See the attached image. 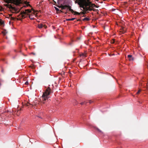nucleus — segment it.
<instances>
[{
	"label": "nucleus",
	"instance_id": "nucleus-1",
	"mask_svg": "<svg viewBox=\"0 0 148 148\" xmlns=\"http://www.w3.org/2000/svg\"><path fill=\"white\" fill-rule=\"evenodd\" d=\"M96 5L94 4H93L90 2L87 1L84 2L82 8L86 10L91 11L92 10L93 8Z\"/></svg>",
	"mask_w": 148,
	"mask_h": 148
},
{
	"label": "nucleus",
	"instance_id": "nucleus-2",
	"mask_svg": "<svg viewBox=\"0 0 148 148\" xmlns=\"http://www.w3.org/2000/svg\"><path fill=\"white\" fill-rule=\"evenodd\" d=\"M51 90L49 86L46 89L45 92L43 93L41 97L42 99L43 100L46 101L49 97V95L51 93Z\"/></svg>",
	"mask_w": 148,
	"mask_h": 148
},
{
	"label": "nucleus",
	"instance_id": "nucleus-3",
	"mask_svg": "<svg viewBox=\"0 0 148 148\" xmlns=\"http://www.w3.org/2000/svg\"><path fill=\"white\" fill-rule=\"evenodd\" d=\"M31 12V11L30 9H26L25 11L22 12H21V14H22V18H25L26 16L28 13H29Z\"/></svg>",
	"mask_w": 148,
	"mask_h": 148
},
{
	"label": "nucleus",
	"instance_id": "nucleus-4",
	"mask_svg": "<svg viewBox=\"0 0 148 148\" xmlns=\"http://www.w3.org/2000/svg\"><path fill=\"white\" fill-rule=\"evenodd\" d=\"M7 2L8 3H12L16 5H18L20 3L19 0H7Z\"/></svg>",
	"mask_w": 148,
	"mask_h": 148
},
{
	"label": "nucleus",
	"instance_id": "nucleus-5",
	"mask_svg": "<svg viewBox=\"0 0 148 148\" xmlns=\"http://www.w3.org/2000/svg\"><path fill=\"white\" fill-rule=\"evenodd\" d=\"M62 10L65 9L66 8H67L71 12H74V11L73 10L71 9V7L69 5H65L62 6L61 7Z\"/></svg>",
	"mask_w": 148,
	"mask_h": 148
},
{
	"label": "nucleus",
	"instance_id": "nucleus-6",
	"mask_svg": "<svg viewBox=\"0 0 148 148\" xmlns=\"http://www.w3.org/2000/svg\"><path fill=\"white\" fill-rule=\"evenodd\" d=\"M38 27L40 29L43 27H44L45 28H46L47 26L45 25H43L42 24H40L38 25Z\"/></svg>",
	"mask_w": 148,
	"mask_h": 148
},
{
	"label": "nucleus",
	"instance_id": "nucleus-7",
	"mask_svg": "<svg viewBox=\"0 0 148 148\" xmlns=\"http://www.w3.org/2000/svg\"><path fill=\"white\" fill-rule=\"evenodd\" d=\"M36 16V15L34 14L30 15L29 16V18L31 19H33L34 18V17H32V16Z\"/></svg>",
	"mask_w": 148,
	"mask_h": 148
},
{
	"label": "nucleus",
	"instance_id": "nucleus-8",
	"mask_svg": "<svg viewBox=\"0 0 148 148\" xmlns=\"http://www.w3.org/2000/svg\"><path fill=\"white\" fill-rule=\"evenodd\" d=\"M127 57L128 58H130L129 59V60H133V58H132V55H128L127 56Z\"/></svg>",
	"mask_w": 148,
	"mask_h": 148
},
{
	"label": "nucleus",
	"instance_id": "nucleus-9",
	"mask_svg": "<svg viewBox=\"0 0 148 148\" xmlns=\"http://www.w3.org/2000/svg\"><path fill=\"white\" fill-rule=\"evenodd\" d=\"M75 19V18H69V19H66V20L67 21H73V20H74Z\"/></svg>",
	"mask_w": 148,
	"mask_h": 148
},
{
	"label": "nucleus",
	"instance_id": "nucleus-10",
	"mask_svg": "<svg viewBox=\"0 0 148 148\" xmlns=\"http://www.w3.org/2000/svg\"><path fill=\"white\" fill-rule=\"evenodd\" d=\"M4 22L2 20H0V25H3V24Z\"/></svg>",
	"mask_w": 148,
	"mask_h": 148
},
{
	"label": "nucleus",
	"instance_id": "nucleus-11",
	"mask_svg": "<svg viewBox=\"0 0 148 148\" xmlns=\"http://www.w3.org/2000/svg\"><path fill=\"white\" fill-rule=\"evenodd\" d=\"M89 20V18L87 17H86L84 18L83 19V21H88Z\"/></svg>",
	"mask_w": 148,
	"mask_h": 148
},
{
	"label": "nucleus",
	"instance_id": "nucleus-12",
	"mask_svg": "<svg viewBox=\"0 0 148 148\" xmlns=\"http://www.w3.org/2000/svg\"><path fill=\"white\" fill-rule=\"evenodd\" d=\"M121 32H122V33H124L125 32V30L124 29H122V30H121Z\"/></svg>",
	"mask_w": 148,
	"mask_h": 148
},
{
	"label": "nucleus",
	"instance_id": "nucleus-13",
	"mask_svg": "<svg viewBox=\"0 0 148 148\" xmlns=\"http://www.w3.org/2000/svg\"><path fill=\"white\" fill-rule=\"evenodd\" d=\"M54 8H55V10L57 11H60L59 9L58 8H57V7H55Z\"/></svg>",
	"mask_w": 148,
	"mask_h": 148
},
{
	"label": "nucleus",
	"instance_id": "nucleus-14",
	"mask_svg": "<svg viewBox=\"0 0 148 148\" xmlns=\"http://www.w3.org/2000/svg\"><path fill=\"white\" fill-rule=\"evenodd\" d=\"M3 33L4 35H5L7 33V32L6 31H3Z\"/></svg>",
	"mask_w": 148,
	"mask_h": 148
},
{
	"label": "nucleus",
	"instance_id": "nucleus-15",
	"mask_svg": "<svg viewBox=\"0 0 148 148\" xmlns=\"http://www.w3.org/2000/svg\"><path fill=\"white\" fill-rule=\"evenodd\" d=\"M140 91H141V90H139L136 93V94H138Z\"/></svg>",
	"mask_w": 148,
	"mask_h": 148
},
{
	"label": "nucleus",
	"instance_id": "nucleus-16",
	"mask_svg": "<svg viewBox=\"0 0 148 148\" xmlns=\"http://www.w3.org/2000/svg\"><path fill=\"white\" fill-rule=\"evenodd\" d=\"M74 101H75V105H76L77 104V101L76 100H74Z\"/></svg>",
	"mask_w": 148,
	"mask_h": 148
},
{
	"label": "nucleus",
	"instance_id": "nucleus-17",
	"mask_svg": "<svg viewBox=\"0 0 148 148\" xmlns=\"http://www.w3.org/2000/svg\"><path fill=\"white\" fill-rule=\"evenodd\" d=\"M25 84H26V85H28V82H26L25 83Z\"/></svg>",
	"mask_w": 148,
	"mask_h": 148
},
{
	"label": "nucleus",
	"instance_id": "nucleus-18",
	"mask_svg": "<svg viewBox=\"0 0 148 148\" xmlns=\"http://www.w3.org/2000/svg\"><path fill=\"white\" fill-rule=\"evenodd\" d=\"M84 56V57H85V55L83 54H82V55H81V56Z\"/></svg>",
	"mask_w": 148,
	"mask_h": 148
},
{
	"label": "nucleus",
	"instance_id": "nucleus-19",
	"mask_svg": "<svg viewBox=\"0 0 148 148\" xmlns=\"http://www.w3.org/2000/svg\"><path fill=\"white\" fill-rule=\"evenodd\" d=\"M84 102H82L81 103V104L82 105H83L84 104Z\"/></svg>",
	"mask_w": 148,
	"mask_h": 148
},
{
	"label": "nucleus",
	"instance_id": "nucleus-20",
	"mask_svg": "<svg viewBox=\"0 0 148 148\" xmlns=\"http://www.w3.org/2000/svg\"><path fill=\"white\" fill-rule=\"evenodd\" d=\"M32 105H36V104L34 102V103H33V104H32Z\"/></svg>",
	"mask_w": 148,
	"mask_h": 148
},
{
	"label": "nucleus",
	"instance_id": "nucleus-21",
	"mask_svg": "<svg viewBox=\"0 0 148 148\" xmlns=\"http://www.w3.org/2000/svg\"><path fill=\"white\" fill-rule=\"evenodd\" d=\"M78 14V13L77 12H75V14Z\"/></svg>",
	"mask_w": 148,
	"mask_h": 148
},
{
	"label": "nucleus",
	"instance_id": "nucleus-22",
	"mask_svg": "<svg viewBox=\"0 0 148 148\" xmlns=\"http://www.w3.org/2000/svg\"><path fill=\"white\" fill-rule=\"evenodd\" d=\"M32 53L34 55H35V54L33 53Z\"/></svg>",
	"mask_w": 148,
	"mask_h": 148
},
{
	"label": "nucleus",
	"instance_id": "nucleus-23",
	"mask_svg": "<svg viewBox=\"0 0 148 148\" xmlns=\"http://www.w3.org/2000/svg\"><path fill=\"white\" fill-rule=\"evenodd\" d=\"M91 101H90V103H91Z\"/></svg>",
	"mask_w": 148,
	"mask_h": 148
},
{
	"label": "nucleus",
	"instance_id": "nucleus-24",
	"mask_svg": "<svg viewBox=\"0 0 148 148\" xmlns=\"http://www.w3.org/2000/svg\"><path fill=\"white\" fill-rule=\"evenodd\" d=\"M60 12H62V11H61V10H60Z\"/></svg>",
	"mask_w": 148,
	"mask_h": 148
},
{
	"label": "nucleus",
	"instance_id": "nucleus-25",
	"mask_svg": "<svg viewBox=\"0 0 148 148\" xmlns=\"http://www.w3.org/2000/svg\"><path fill=\"white\" fill-rule=\"evenodd\" d=\"M43 103H45V102H43Z\"/></svg>",
	"mask_w": 148,
	"mask_h": 148
}]
</instances>
